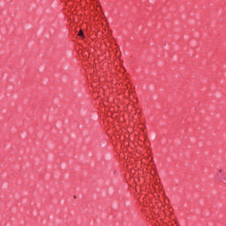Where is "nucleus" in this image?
<instances>
[{
	"mask_svg": "<svg viewBox=\"0 0 226 226\" xmlns=\"http://www.w3.org/2000/svg\"><path fill=\"white\" fill-rule=\"evenodd\" d=\"M78 36H80L81 38H85V36H84V31L79 30V32L78 33Z\"/></svg>",
	"mask_w": 226,
	"mask_h": 226,
	"instance_id": "obj_1",
	"label": "nucleus"
}]
</instances>
